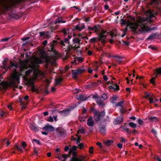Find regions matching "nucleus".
<instances>
[{"mask_svg":"<svg viewBox=\"0 0 161 161\" xmlns=\"http://www.w3.org/2000/svg\"><path fill=\"white\" fill-rule=\"evenodd\" d=\"M2 143L3 145L6 143L7 146H8L10 144L9 141L7 140H3L2 142Z\"/></svg>","mask_w":161,"mask_h":161,"instance_id":"33","label":"nucleus"},{"mask_svg":"<svg viewBox=\"0 0 161 161\" xmlns=\"http://www.w3.org/2000/svg\"><path fill=\"white\" fill-rule=\"evenodd\" d=\"M93 85H95V86H97V83L95 82H91L90 84L86 86V88L87 89L91 88L92 87V86Z\"/></svg>","mask_w":161,"mask_h":161,"instance_id":"30","label":"nucleus"},{"mask_svg":"<svg viewBox=\"0 0 161 161\" xmlns=\"http://www.w3.org/2000/svg\"><path fill=\"white\" fill-rule=\"evenodd\" d=\"M97 39V38H96V37H93V38H92L90 40V41L91 42L94 43L96 42Z\"/></svg>","mask_w":161,"mask_h":161,"instance_id":"51","label":"nucleus"},{"mask_svg":"<svg viewBox=\"0 0 161 161\" xmlns=\"http://www.w3.org/2000/svg\"><path fill=\"white\" fill-rule=\"evenodd\" d=\"M113 142L112 140H107L104 142V143L107 146H109L111 145L113 143Z\"/></svg>","mask_w":161,"mask_h":161,"instance_id":"29","label":"nucleus"},{"mask_svg":"<svg viewBox=\"0 0 161 161\" xmlns=\"http://www.w3.org/2000/svg\"><path fill=\"white\" fill-rule=\"evenodd\" d=\"M85 28V25L83 24H79L75 26V29L77 30L80 31Z\"/></svg>","mask_w":161,"mask_h":161,"instance_id":"17","label":"nucleus"},{"mask_svg":"<svg viewBox=\"0 0 161 161\" xmlns=\"http://www.w3.org/2000/svg\"><path fill=\"white\" fill-rule=\"evenodd\" d=\"M161 74V67L159 68H157L155 71H154V74L153 75V76L152 77L151 79L150 80V82L153 84H154L155 83V78L157 77L158 75L159 74Z\"/></svg>","mask_w":161,"mask_h":161,"instance_id":"5","label":"nucleus"},{"mask_svg":"<svg viewBox=\"0 0 161 161\" xmlns=\"http://www.w3.org/2000/svg\"><path fill=\"white\" fill-rule=\"evenodd\" d=\"M155 159L157 160V161H161V159L159 157H156L155 158Z\"/></svg>","mask_w":161,"mask_h":161,"instance_id":"64","label":"nucleus"},{"mask_svg":"<svg viewBox=\"0 0 161 161\" xmlns=\"http://www.w3.org/2000/svg\"><path fill=\"white\" fill-rule=\"evenodd\" d=\"M85 132V130L83 128H81L79 129L77 131V133L79 134L80 133L81 134L84 133Z\"/></svg>","mask_w":161,"mask_h":161,"instance_id":"41","label":"nucleus"},{"mask_svg":"<svg viewBox=\"0 0 161 161\" xmlns=\"http://www.w3.org/2000/svg\"><path fill=\"white\" fill-rule=\"evenodd\" d=\"M126 24V22L125 21V20H123L122 21V22L121 23V25H125V24Z\"/></svg>","mask_w":161,"mask_h":161,"instance_id":"56","label":"nucleus"},{"mask_svg":"<svg viewBox=\"0 0 161 161\" xmlns=\"http://www.w3.org/2000/svg\"><path fill=\"white\" fill-rule=\"evenodd\" d=\"M21 145L23 148H24L25 147L26 144L25 142H23L21 143Z\"/></svg>","mask_w":161,"mask_h":161,"instance_id":"55","label":"nucleus"},{"mask_svg":"<svg viewBox=\"0 0 161 161\" xmlns=\"http://www.w3.org/2000/svg\"><path fill=\"white\" fill-rule=\"evenodd\" d=\"M66 22L65 21H62L60 20V19L58 18L56 19L55 21V23H64Z\"/></svg>","mask_w":161,"mask_h":161,"instance_id":"38","label":"nucleus"},{"mask_svg":"<svg viewBox=\"0 0 161 161\" xmlns=\"http://www.w3.org/2000/svg\"><path fill=\"white\" fill-rule=\"evenodd\" d=\"M45 83L46 84H47L48 85L51 82L50 79H45Z\"/></svg>","mask_w":161,"mask_h":161,"instance_id":"49","label":"nucleus"},{"mask_svg":"<svg viewBox=\"0 0 161 161\" xmlns=\"http://www.w3.org/2000/svg\"><path fill=\"white\" fill-rule=\"evenodd\" d=\"M152 133L155 136L156 135V131L154 129H152Z\"/></svg>","mask_w":161,"mask_h":161,"instance_id":"62","label":"nucleus"},{"mask_svg":"<svg viewBox=\"0 0 161 161\" xmlns=\"http://www.w3.org/2000/svg\"><path fill=\"white\" fill-rule=\"evenodd\" d=\"M121 141V142H123L125 141V139L123 137H120Z\"/></svg>","mask_w":161,"mask_h":161,"instance_id":"60","label":"nucleus"},{"mask_svg":"<svg viewBox=\"0 0 161 161\" xmlns=\"http://www.w3.org/2000/svg\"><path fill=\"white\" fill-rule=\"evenodd\" d=\"M59 113L61 115L63 116H65L69 114L70 113V110L69 109L65 110H63L59 111Z\"/></svg>","mask_w":161,"mask_h":161,"instance_id":"15","label":"nucleus"},{"mask_svg":"<svg viewBox=\"0 0 161 161\" xmlns=\"http://www.w3.org/2000/svg\"><path fill=\"white\" fill-rule=\"evenodd\" d=\"M29 98V96L27 95L26 96L24 97H22L19 99V101L22 104H25L26 103L24 102V100L27 101Z\"/></svg>","mask_w":161,"mask_h":161,"instance_id":"20","label":"nucleus"},{"mask_svg":"<svg viewBox=\"0 0 161 161\" xmlns=\"http://www.w3.org/2000/svg\"><path fill=\"white\" fill-rule=\"evenodd\" d=\"M118 147L120 148H121L122 147V144L121 143H118L117 144Z\"/></svg>","mask_w":161,"mask_h":161,"instance_id":"59","label":"nucleus"},{"mask_svg":"<svg viewBox=\"0 0 161 161\" xmlns=\"http://www.w3.org/2000/svg\"><path fill=\"white\" fill-rule=\"evenodd\" d=\"M74 49L72 46L71 45H68V47L67 49L65 50V51L68 53H70V52L72 50H74Z\"/></svg>","mask_w":161,"mask_h":161,"instance_id":"23","label":"nucleus"},{"mask_svg":"<svg viewBox=\"0 0 161 161\" xmlns=\"http://www.w3.org/2000/svg\"><path fill=\"white\" fill-rule=\"evenodd\" d=\"M85 69L84 68H80L72 71V77L75 79H77L78 75L83 73Z\"/></svg>","mask_w":161,"mask_h":161,"instance_id":"4","label":"nucleus"},{"mask_svg":"<svg viewBox=\"0 0 161 161\" xmlns=\"http://www.w3.org/2000/svg\"><path fill=\"white\" fill-rule=\"evenodd\" d=\"M143 78V77L142 76H137L136 77V80L139 79L140 81Z\"/></svg>","mask_w":161,"mask_h":161,"instance_id":"57","label":"nucleus"},{"mask_svg":"<svg viewBox=\"0 0 161 161\" xmlns=\"http://www.w3.org/2000/svg\"><path fill=\"white\" fill-rule=\"evenodd\" d=\"M15 149L16 150H17L18 151L21 153L23 152L21 147L17 145H16L15 146Z\"/></svg>","mask_w":161,"mask_h":161,"instance_id":"32","label":"nucleus"},{"mask_svg":"<svg viewBox=\"0 0 161 161\" xmlns=\"http://www.w3.org/2000/svg\"><path fill=\"white\" fill-rule=\"evenodd\" d=\"M17 67V65L16 64L11 63L8 68L11 69L12 68L14 71L9 78L8 81H3L1 83L0 85L2 89H5L8 87L16 86V84L19 83V77L21 75L17 71L16 69Z\"/></svg>","mask_w":161,"mask_h":161,"instance_id":"3","label":"nucleus"},{"mask_svg":"<svg viewBox=\"0 0 161 161\" xmlns=\"http://www.w3.org/2000/svg\"><path fill=\"white\" fill-rule=\"evenodd\" d=\"M39 34H40V36H43L44 35H45V32H40L39 33Z\"/></svg>","mask_w":161,"mask_h":161,"instance_id":"63","label":"nucleus"},{"mask_svg":"<svg viewBox=\"0 0 161 161\" xmlns=\"http://www.w3.org/2000/svg\"><path fill=\"white\" fill-rule=\"evenodd\" d=\"M57 54V52H54V57L53 58V60L52 63V64H55V60L56 58V57Z\"/></svg>","mask_w":161,"mask_h":161,"instance_id":"36","label":"nucleus"},{"mask_svg":"<svg viewBox=\"0 0 161 161\" xmlns=\"http://www.w3.org/2000/svg\"><path fill=\"white\" fill-rule=\"evenodd\" d=\"M43 129L44 130L48 131H52L54 130V128L53 126L49 125L48 124H46L43 127Z\"/></svg>","mask_w":161,"mask_h":161,"instance_id":"10","label":"nucleus"},{"mask_svg":"<svg viewBox=\"0 0 161 161\" xmlns=\"http://www.w3.org/2000/svg\"><path fill=\"white\" fill-rule=\"evenodd\" d=\"M108 33H107L105 31H103L98 34L99 40L101 41L102 43H104L106 42V34Z\"/></svg>","mask_w":161,"mask_h":161,"instance_id":"7","label":"nucleus"},{"mask_svg":"<svg viewBox=\"0 0 161 161\" xmlns=\"http://www.w3.org/2000/svg\"><path fill=\"white\" fill-rule=\"evenodd\" d=\"M47 121L49 122H53V118L51 116H50L47 119Z\"/></svg>","mask_w":161,"mask_h":161,"instance_id":"46","label":"nucleus"},{"mask_svg":"<svg viewBox=\"0 0 161 161\" xmlns=\"http://www.w3.org/2000/svg\"><path fill=\"white\" fill-rule=\"evenodd\" d=\"M107 84H112V86H108V88L110 89H113L115 91H118L119 90V86L117 84L115 83H114L112 81H108L107 82Z\"/></svg>","mask_w":161,"mask_h":161,"instance_id":"8","label":"nucleus"},{"mask_svg":"<svg viewBox=\"0 0 161 161\" xmlns=\"http://www.w3.org/2000/svg\"><path fill=\"white\" fill-rule=\"evenodd\" d=\"M129 125L130 126L134 128H136V124L133 122H130Z\"/></svg>","mask_w":161,"mask_h":161,"instance_id":"34","label":"nucleus"},{"mask_svg":"<svg viewBox=\"0 0 161 161\" xmlns=\"http://www.w3.org/2000/svg\"><path fill=\"white\" fill-rule=\"evenodd\" d=\"M87 125L89 126H93L94 125V121L92 116H90L87 119Z\"/></svg>","mask_w":161,"mask_h":161,"instance_id":"13","label":"nucleus"},{"mask_svg":"<svg viewBox=\"0 0 161 161\" xmlns=\"http://www.w3.org/2000/svg\"><path fill=\"white\" fill-rule=\"evenodd\" d=\"M93 98L95 99V100L97 102V103L99 105H101L103 103V100L101 99L99 97V96L97 95H94L93 97Z\"/></svg>","mask_w":161,"mask_h":161,"instance_id":"12","label":"nucleus"},{"mask_svg":"<svg viewBox=\"0 0 161 161\" xmlns=\"http://www.w3.org/2000/svg\"><path fill=\"white\" fill-rule=\"evenodd\" d=\"M156 13L149 10L145 13L148 16L147 18H143L138 19L134 23H130V27L133 31H136L141 32L148 31L154 29L149 27L150 22H152Z\"/></svg>","mask_w":161,"mask_h":161,"instance_id":"2","label":"nucleus"},{"mask_svg":"<svg viewBox=\"0 0 161 161\" xmlns=\"http://www.w3.org/2000/svg\"><path fill=\"white\" fill-rule=\"evenodd\" d=\"M156 35V34H152L147 38V39H153L155 37Z\"/></svg>","mask_w":161,"mask_h":161,"instance_id":"42","label":"nucleus"},{"mask_svg":"<svg viewBox=\"0 0 161 161\" xmlns=\"http://www.w3.org/2000/svg\"><path fill=\"white\" fill-rule=\"evenodd\" d=\"M91 111H94V118L96 121H98L100 119L101 116L104 115L105 113L104 112H103L101 113V115L100 114L99 112L95 110L94 108H92Z\"/></svg>","mask_w":161,"mask_h":161,"instance_id":"6","label":"nucleus"},{"mask_svg":"<svg viewBox=\"0 0 161 161\" xmlns=\"http://www.w3.org/2000/svg\"><path fill=\"white\" fill-rule=\"evenodd\" d=\"M115 105L116 106H119L120 107H122L123 106V102H120L118 103H115Z\"/></svg>","mask_w":161,"mask_h":161,"instance_id":"43","label":"nucleus"},{"mask_svg":"<svg viewBox=\"0 0 161 161\" xmlns=\"http://www.w3.org/2000/svg\"><path fill=\"white\" fill-rule=\"evenodd\" d=\"M101 98L103 99L102 100L103 101L107 99L108 97L106 94L103 93L102 95Z\"/></svg>","mask_w":161,"mask_h":161,"instance_id":"39","label":"nucleus"},{"mask_svg":"<svg viewBox=\"0 0 161 161\" xmlns=\"http://www.w3.org/2000/svg\"><path fill=\"white\" fill-rule=\"evenodd\" d=\"M76 98L78 100L82 101H85L86 99V98L81 94H79L76 96Z\"/></svg>","mask_w":161,"mask_h":161,"instance_id":"19","label":"nucleus"},{"mask_svg":"<svg viewBox=\"0 0 161 161\" xmlns=\"http://www.w3.org/2000/svg\"><path fill=\"white\" fill-rule=\"evenodd\" d=\"M62 79V78L61 77H59L58 78L55 80V84L56 85H58L59 84V83L61 81Z\"/></svg>","mask_w":161,"mask_h":161,"instance_id":"28","label":"nucleus"},{"mask_svg":"<svg viewBox=\"0 0 161 161\" xmlns=\"http://www.w3.org/2000/svg\"><path fill=\"white\" fill-rule=\"evenodd\" d=\"M89 152L91 154H92L93 152V147H91L89 148Z\"/></svg>","mask_w":161,"mask_h":161,"instance_id":"47","label":"nucleus"},{"mask_svg":"<svg viewBox=\"0 0 161 161\" xmlns=\"http://www.w3.org/2000/svg\"><path fill=\"white\" fill-rule=\"evenodd\" d=\"M7 0H0V5L3 6Z\"/></svg>","mask_w":161,"mask_h":161,"instance_id":"48","label":"nucleus"},{"mask_svg":"<svg viewBox=\"0 0 161 161\" xmlns=\"http://www.w3.org/2000/svg\"><path fill=\"white\" fill-rule=\"evenodd\" d=\"M71 161H82L81 159L78 158H77L74 157L71 159Z\"/></svg>","mask_w":161,"mask_h":161,"instance_id":"35","label":"nucleus"},{"mask_svg":"<svg viewBox=\"0 0 161 161\" xmlns=\"http://www.w3.org/2000/svg\"><path fill=\"white\" fill-rule=\"evenodd\" d=\"M33 141L35 142L37 144H38L39 145H41V143L39 140L36 139H33Z\"/></svg>","mask_w":161,"mask_h":161,"instance_id":"45","label":"nucleus"},{"mask_svg":"<svg viewBox=\"0 0 161 161\" xmlns=\"http://www.w3.org/2000/svg\"><path fill=\"white\" fill-rule=\"evenodd\" d=\"M77 144L78 146V147L80 149L82 148L84 146V144L83 143H79L78 144Z\"/></svg>","mask_w":161,"mask_h":161,"instance_id":"44","label":"nucleus"},{"mask_svg":"<svg viewBox=\"0 0 161 161\" xmlns=\"http://www.w3.org/2000/svg\"><path fill=\"white\" fill-rule=\"evenodd\" d=\"M56 131L57 136L58 137L63 136L65 134L64 129L62 127L57 128L56 130Z\"/></svg>","mask_w":161,"mask_h":161,"instance_id":"9","label":"nucleus"},{"mask_svg":"<svg viewBox=\"0 0 161 161\" xmlns=\"http://www.w3.org/2000/svg\"><path fill=\"white\" fill-rule=\"evenodd\" d=\"M80 137L78 136L77 137V138L76 140V143L77 144H78L80 141Z\"/></svg>","mask_w":161,"mask_h":161,"instance_id":"58","label":"nucleus"},{"mask_svg":"<svg viewBox=\"0 0 161 161\" xmlns=\"http://www.w3.org/2000/svg\"><path fill=\"white\" fill-rule=\"evenodd\" d=\"M96 144L98 146H99L100 147L102 148V145L101 142H97Z\"/></svg>","mask_w":161,"mask_h":161,"instance_id":"54","label":"nucleus"},{"mask_svg":"<svg viewBox=\"0 0 161 161\" xmlns=\"http://www.w3.org/2000/svg\"><path fill=\"white\" fill-rule=\"evenodd\" d=\"M69 29H65L64 28L61 31L64 35H66L69 33Z\"/></svg>","mask_w":161,"mask_h":161,"instance_id":"31","label":"nucleus"},{"mask_svg":"<svg viewBox=\"0 0 161 161\" xmlns=\"http://www.w3.org/2000/svg\"><path fill=\"white\" fill-rule=\"evenodd\" d=\"M30 127L31 130L34 131H36L38 130L37 128L32 124H30Z\"/></svg>","mask_w":161,"mask_h":161,"instance_id":"25","label":"nucleus"},{"mask_svg":"<svg viewBox=\"0 0 161 161\" xmlns=\"http://www.w3.org/2000/svg\"><path fill=\"white\" fill-rule=\"evenodd\" d=\"M99 128L100 133L103 135H105L106 132L105 126L104 125H100L99 126Z\"/></svg>","mask_w":161,"mask_h":161,"instance_id":"14","label":"nucleus"},{"mask_svg":"<svg viewBox=\"0 0 161 161\" xmlns=\"http://www.w3.org/2000/svg\"><path fill=\"white\" fill-rule=\"evenodd\" d=\"M150 120H154V121H157V119L156 117H151L150 118Z\"/></svg>","mask_w":161,"mask_h":161,"instance_id":"53","label":"nucleus"},{"mask_svg":"<svg viewBox=\"0 0 161 161\" xmlns=\"http://www.w3.org/2000/svg\"><path fill=\"white\" fill-rule=\"evenodd\" d=\"M115 31H114L112 32H111L110 35L112 36V37H113L114 36H116V34L115 33Z\"/></svg>","mask_w":161,"mask_h":161,"instance_id":"50","label":"nucleus"},{"mask_svg":"<svg viewBox=\"0 0 161 161\" xmlns=\"http://www.w3.org/2000/svg\"><path fill=\"white\" fill-rule=\"evenodd\" d=\"M123 121V118L122 116H120L117 117L114 122V124H120Z\"/></svg>","mask_w":161,"mask_h":161,"instance_id":"16","label":"nucleus"},{"mask_svg":"<svg viewBox=\"0 0 161 161\" xmlns=\"http://www.w3.org/2000/svg\"><path fill=\"white\" fill-rule=\"evenodd\" d=\"M58 158L59 160H62L63 161V159H63L62 156H61V155H58Z\"/></svg>","mask_w":161,"mask_h":161,"instance_id":"61","label":"nucleus"},{"mask_svg":"<svg viewBox=\"0 0 161 161\" xmlns=\"http://www.w3.org/2000/svg\"><path fill=\"white\" fill-rule=\"evenodd\" d=\"M73 92L75 94L78 93L79 92V89H75L73 90Z\"/></svg>","mask_w":161,"mask_h":161,"instance_id":"52","label":"nucleus"},{"mask_svg":"<svg viewBox=\"0 0 161 161\" xmlns=\"http://www.w3.org/2000/svg\"><path fill=\"white\" fill-rule=\"evenodd\" d=\"M120 128L124 130L127 133H129V129L125 125L121 126Z\"/></svg>","mask_w":161,"mask_h":161,"instance_id":"27","label":"nucleus"},{"mask_svg":"<svg viewBox=\"0 0 161 161\" xmlns=\"http://www.w3.org/2000/svg\"><path fill=\"white\" fill-rule=\"evenodd\" d=\"M80 40L79 38H75L73 39V42L74 43L79 44L80 43Z\"/></svg>","mask_w":161,"mask_h":161,"instance_id":"40","label":"nucleus"},{"mask_svg":"<svg viewBox=\"0 0 161 161\" xmlns=\"http://www.w3.org/2000/svg\"><path fill=\"white\" fill-rule=\"evenodd\" d=\"M77 147L76 146H73L70 149V151L71 152H73V155L75 156V153L74 152L76 149Z\"/></svg>","mask_w":161,"mask_h":161,"instance_id":"26","label":"nucleus"},{"mask_svg":"<svg viewBox=\"0 0 161 161\" xmlns=\"http://www.w3.org/2000/svg\"><path fill=\"white\" fill-rule=\"evenodd\" d=\"M72 37V35L70 34L68 36V38H65L64 39V41H62L61 42L60 44L61 46L62 47H63L65 45L64 44V43H68V44L69 43L68 40L70 39Z\"/></svg>","mask_w":161,"mask_h":161,"instance_id":"11","label":"nucleus"},{"mask_svg":"<svg viewBox=\"0 0 161 161\" xmlns=\"http://www.w3.org/2000/svg\"><path fill=\"white\" fill-rule=\"evenodd\" d=\"M161 3V0H151V2L150 3V4L156 5L157 4Z\"/></svg>","mask_w":161,"mask_h":161,"instance_id":"21","label":"nucleus"},{"mask_svg":"<svg viewBox=\"0 0 161 161\" xmlns=\"http://www.w3.org/2000/svg\"><path fill=\"white\" fill-rule=\"evenodd\" d=\"M88 30L89 31H94V32H97L98 29L97 26H95L92 27H89Z\"/></svg>","mask_w":161,"mask_h":161,"instance_id":"22","label":"nucleus"},{"mask_svg":"<svg viewBox=\"0 0 161 161\" xmlns=\"http://www.w3.org/2000/svg\"><path fill=\"white\" fill-rule=\"evenodd\" d=\"M83 58L81 57H76L75 58V60L73 61L72 62V63L74 64H76V61H77L78 62L81 63L83 61Z\"/></svg>","mask_w":161,"mask_h":161,"instance_id":"18","label":"nucleus"},{"mask_svg":"<svg viewBox=\"0 0 161 161\" xmlns=\"http://www.w3.org/2000/svg\"><path fill=\"white\" fill-rule=\"evenodd\" d=\"M150 103H154L155 101H157L158 100L155 98V97L153 96L152 97H150L149 98Z\"/></svg>","mask_w":161,"mask_h":161,"instance_id":"24","label":"nucleus"},{"mask_svg":"<svg viewBox=\"0 0 161 161\" xmlns=\"http://www.w3.org/2000/svg\"><path fill=\"white\" fill-rule=\"evenodd\" d=\"M38 53L40 58L33 56L29 59L22 61L20 62V67L21 72L25 69L29 68L25 71L23 78L27 83L31 86V90L36 93L38 92V91L34 85V81L36 78L40 79L44 76L43 73L37 69L39 67L38 64L45 62H52L51 59H48L44 50H40Z\"/></svg>","mask_w":161,"mask_h":161,"instance_id":"1","label":"nucleus"},{"mask_svg":"<svg viewBox=\"0 0 161 161\" xmlns=\"http://www.w3.org/2000/svg\"><path fill=\"white\" fill-rule=\"evenodd\" d=\"M69 156V155L63 154L62 155V157L63 158V161H66L67 158Z\"/></svg>","mask_w":161,"mask_h":161,"instance_id":"37","label":"nucleus"}]
</instances>
